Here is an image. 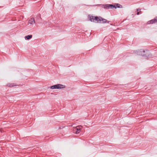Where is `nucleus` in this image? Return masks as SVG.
I'll return each mask as SVG.
<instances>
[{"instance_id":"nucleus-6","label":"nucleus","mask_w":157,"mask_h":157,"mask_svg":"<svg viewBox=\"0 0 157 157\" xmlns=\"http://www.w3.org/2000/svg\"><path fill=\"white\" fill-rule=\"evenodd\" d=\"M98 22H100L101 21H102L103 23L106 22L109 23V21H107L106 19H105L102 18L101 17H98Z\"/></svg>"},{"instance_id":"nucleus-10","label":"nucleus","mask_w":157,"mask_h":157,"mask_svg":"<svg viewBox=\"0 0 157 157\" xmlns=\"http://www.w3.org/2000/svg\"><path fill=\"white\" fill-rule=\"evenodd\" d=\"M7 86H9L11 87L14 86V85H13L11 84H8Z\"/></svg>"},{"instance_id":"nucleus-9","label":"nucleus","mask_w":157,"mask_h":157,"mask_svg":"<svg viewBox=\"0 0 157 157\" xmlns=\"http://www.w3.org/2000/svg\"><path fill=\"white\" fill-rule=\"evenodd\" d=\"M137 14L139 15L140 13H141V9L140 8H138L137 9Z\"/></svg>"},{"instance_id":"nucleus-5","label":"nucleus","mask_w":157,"mask_h":157,"mask_svg":"<svg viewBox=\"0 0 157 157\" xmlns=\"http://www.w3.org/2000/svg\"><path fill=\"white\" fill-rule=\"evenodd\" d=\"M157 22V17H155L154 19L148 21L147 23V24H153Z\"/></svg>"},{"instance_id":"nucleus-7","label":"nucleus","mask_w":157,"mask_h":157,"mask_svg":"<svg viewBox=\"0 0 157 157\" xmlns=\"http://www.w3.org/2000/svg\"><path fill=\"white\" fill-rule=\"evenodd\" d=\"M29 23L30 24H33L35 23V21L33 18H31L29 21Z\"/></svg>"},{"instance_id":"nucleus-4","label":"nucleus","mask_w":157,"mask_h":157,"mask_svg":"<svg viewBox=\"0 0 157 157\" xmlns=\"http://www.w3.org/2000/svg\"><path fill=\"white\" fill-rule=\"evenodd\" d=\"M82 128L81 126H78L73 129V132L76 134L79 133L81 131V129Z\"/></svg>"},{"instance_id":"nucleus-8","label":"nucleus","mask_w":157,"mask_h":157,"mask_svg":"<svg viewBox=\"0 0 157 157\" xmlns=\"http://www.w3.org/2000/svg\"><path fill=\"white\" fill-rule=\"evenodd\" d=\"M32 35H28L27 36H26L25 37V38L26 40H29L30 39H31L32 38Z\"/></svg>"},{"instance_id":"nucleus-2","label":"nucleus","mask_w":157,"mask_h":157,"mask_svg":"<svg viewBox=\"0 0 157 157\" xmlns=\"http://www.w3.org/2000/svg\"><path fill=\"white\" fill-rule=\"evenodd\" d=\"M122 7V6L119 4H117L116 6L110 4L107 5H106V7H105V8L107 9H113V8H121Z\"/></svg>"},{"instance_id":"nucleus-3","label":"nucleus","mask_w":157,"mask_h":157,"mask_svg":"<svg viewBox=\"0 0 157 157\" xmlns=\"http://www.w3.org/2000/svg\"><path fill=\"white\" fill-rule=\"evenodd\" d=\"M88 18L89 20L91 22H94V21H95L97 22L98 23V17H94L91 15H89L88 16Z\"/></svg>"},{"instance_id":"nucleus-1","label":"nucleus","mask_w":157,"mask_h":157,"mask_svg":"<svg viewBox=\"0 0 157 157\" xmlns=\"http://www.w3.org/2000/svg\"><path fill=\"white\" fill-rule=\"evenodd\" d=\"M65 86L63 85L60 84H57L56 85L51 86L50 87V88L52 89H60L65 88Z\"/></svg>"}]
</instances>
